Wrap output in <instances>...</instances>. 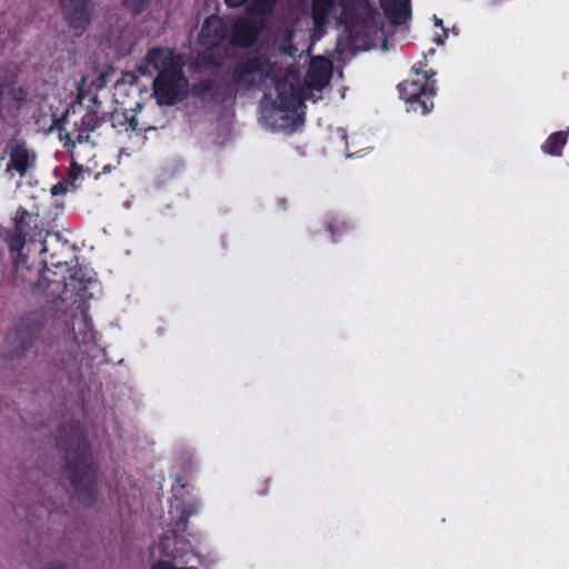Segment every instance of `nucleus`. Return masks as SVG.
Masks as SVG:
<instances>
[{
	"instance_id": "1",
	"label": "nucleus",
	"mask_w": 569,
	"mask_h": 569,
	"mask_svg": "<svg viewBox=\"0 0 569 569\" xmlns=\"http://www.w3.org/2000/svg\"><path fill=\"white\" fill-rule=\"evenodd\" d=\"M38 214L19 208L8 246L13 257L14 282L29 284L31 292L40 296L47 286L43 276L59 278L58 271H52L49 266L61 270V273L69 272L70 268L64 259L67 241L60 242L58 233L48 232L43 238V229L38 226Z\"/></svg>"
},
{
	"instance_id": "2",
	"label": "nucleus",
	"mask_w": 569,
	"mask_h": 569,
	"mask_svg": "<svg viewBox=\"0 0 569 569\" xmlns=\"http://www.w3.org/2000/svg\"><path fill=\"white\" fill-rule=\"evenodd\" d=\"M57 447L63 452V468L78 500L86 506L94 505L99 472L79 420L67 421L58 428Z\"/></svg>"
},
{
	"instance_id": "3",
	"label": "nucleus",
	"mask_w": 569,
	"mask_h": 569,
	"mask_svg": "<svg viewBox=\"0 0 569 569\" xmlns=\"http://www.w3.org/2000/svg\"><path fill=\"white\" fill-rule=\"evenodd\" d=\"M47 286L40 296L47 298L48 302L57 303L59 300H73V303L86 302L93 297L91 289L98 284V280L84 268L76 267L59 278L43 276Z\"/></svg>"
},
{
	"instance_id": "4",
	"label": "nucleus",
	"mask_w": 569,
	"mask_h": 569,
	"mask_svg": "<svg viewBox=\"0 0 569 569\" xmlns=\"http://www.w3.org/2000/svg\"><path fill=\"white\" fill-rule=\"evenodd\" d=\"M426 66V60L416 63L411 69L413 78L397 86L399 97L407 103L408 111H419L421 114L433 109V98L438 93L436 71L425 70Z\"/></svg>"
},
{
	"instance_id": "5",
	"label": "nucleus",
	"mask_w": 569,
	"mask_h": 569,
	"mask_svg": "<svg viewBox=\"0 0 569 569\" xmlns=\"http://www.w3.org/2000/svg\"><path fill=\"white\" fill-rule=\"evenodd\" d=\"M42 331L39 322L22 318L14 330L8 332L3 342V357L18 359L32 349Z\"/></svg>"
},
{
	"instance_id": "6",
	"label": "nucleus",
	"mask_w": 569,
	"mask_h": 569,
	"mask_svg": "<svg viewBox=\"0 0 569 569\" xmlns=\"http://www.w3.org/2000/svg\"><path fill=\"white\" fill-rule=\"evenodd\" d=\"M188 81L179 68L160 70L153 80V93L160 106H174L186 98Z\"/></svg>"
},
{
	"instance_id": "7",
	"label": "nucleus",
	"mask_w": 569,
	"mask_h": 569,
	"mask_svg": "<svg viewBox=\"0 0 569 569\" xmlns=\"http://www.w3.org/2000/svg\"><path fill=\"white\" fill-rule=\"evenodd\" d=\"M271 62L266 54L253 53L240 59L230 70V82L238 89L250 90L254 76H269Z\"/></svg>"
},
{
	"instance_id": "8",
	"label": "nucleus",
	"mask_w": 569,
	"mask_h": 569,
	"mask_svg": "<svg viewBox=\"0 0 569 569\" xmlns=\"http://www.w3.org/2000/svg\"><path fill=\"white\" fill-rule=\"evenodd\" d=\"M264 28V17L260 16H240L238 17L229 31L228 41L233 47L249 49L252 48Z\"/></svg>"
},
{
	"instance_id": "9",
	"label": "nucleus",
	"mask_w": 569,
	"mask_h": 569,
	"mask_svg": "<svg viewBox=\"0 0 569 569\" xmlns=\"http://www.w3.org/2000/svg\"><path fill=\"white\" fill-rule=\"evenodd\" d=\"M61 16L69 29L81 36L90 26L93 10L92 0H57Z\"/></svg>"
},
{
	"instance_id": "10",
	"label": "nucleus",
	"mask_w": 569,
	"mask_h": 569,
	"mask_svg": "<svg viewBox=\"0 0 569 569\" xmlns=\"http://www.w3.org/2000/svg\"><path fill=\"white\" fill-rule=\"evenodd\" d=\"M90 102L80 121L74 123V130L77 131L76 140L79 143L88 142L90 133L107 121L108 114H100L102 103L97 94L90 97Z\"/></svg>"
},
{
	"instance_id": "11",
	"label": "nucleus",
	"mask_w": 569,
	"mask_h": 569,
	"mask_svg": "<svg viewBox=\"0 0 569 569\" xmlns=\"http://www.w3.org/2000/svg\"><path fill=\"white\" fill-rule=\"evenodd\" d=\"M9 152V166L19 173L20 177L26 173L36 164L37 154L31 151L26 140H18L9 142L7 146Z\"/></svg>"
},
{
	"instance_id": "12",
	"label": "nucleus",
	"mask_w": 569,
	"mask_h": 569,
	"mask_svg": "<svg viewBox=\"0 0 569 569\" xmlns=\"http://www.w3.org/2000/svg\"><path fill=\"white\" fill-rule=\"evenodd\" d=\"M228 38L227 26L220 17L212 14L204 19L200 30V39L203 44L212 48L219 47Z\"/></svg>"
},
{
	"instance_id": "13",
	"label": "nucleus",
	"mask_w": 569,
	"mask_h": 569,
	"mask_svg": "<svg viewBox=\"0 0 569 569\" xmlns=\"http://www.w3.org/2000/svg\"><path fill=\"white\" fill-rule=\"evenodd\" d=\"M331 63L322 58H315L309 67L306 76V84L308 88L321 91L330 81Z\"/></svg>"
},
{
	"instance_id": "14",
	"label": "nucleus",
	"mask_w": 569,
	"mask_h": 569,
	"mask_svg": "<svg viewBox=\"0 0 569 569\" xmlns=\"http://www.w3.org/2000/svg\"><path fill=\"white\" fill-rule=\"evenodd\" d=\"M146 66H140L139 71L142 74L148 73V67L151 66L158 73L166 68H177L174 66V50L164 47H153L149 49L144 57Z\"/></svg>"
},
{
	"instance_id": "15",
	"label": "nucleus",
	"mask_w": 569,
	"mask_h": 569,
	"mask_svg": "<svg viewBox=\"0 0 569 569\" xmlns=\"http://www.w3.org/2000/svg\"><path fill=\"white\" fill-rule=\"evenodd\" d=\"M341 7H346V0H338ZM336 0H312L310 16L316 31H321L329 23L336 11Z\"/></svg>"
},
{
	"instance_id": "16",
	"label": "nucleus",
	"mask_w": 569,
	"mask_h": 569,
	"mask_svg": "<svg viewBox=\"0 0 569 569\" xmlns=\"http://www.w3.org/2000/svg\"><path fill=\"white\" fill-rule=\"evenodd\" d=\"M226 90H221L220 86L213 79H204L191 87V94L199 100L209 99L213 103H221L226 101Z\"/></svg>"
},
{
	"instance_id": "17",
	"label": "nucleus",
	"mask_w": 569,
	"mask_h": 569,
	"mask_svg": "<svg viewBox=\"0 0 569 569\" xmlns=\"http://www.w3.org/2000/svg\"><path fill=\"white\" fill-rule=\"evenodd\" d=\"M379 3L393 24H401L411 16L410 0H379Z\"/></svg>"
},
{
	"instance_id": "18",
	"label": "nucleus",
	"mask_w": 569,
	"mask_h": 569,
	"mask_svg": "<svg viewBox=\"0 0 569 569\" xmlns=\"http://www.w3.org/2000/svg\"><path fill=\"white\" fill-rule=\"evenodd\" d=\"M278 0H224L228 8L244 7L246 12L250 16L267 17L270 14Z\"/></svg>"
},
{
	"instance_id": "19",
	"label": "nucleus",
	"mask_w": 569,
	"mask_h": 569,
	"mask_svg": "<svg viewBox=\"0 0 569 569\" xmlns=\"http://www.w3.org/2000/svg\"><path fill=\"white\" fill-rule=\"evenodd\" d=\"M276 88L278 91L274 100L277 109L283 112L295 111L299 103L297 89L292 84H288L286 82H278Z\"/></svg>"
},
{
	"instance_id": "20",
	"label": "nucleus",
	"mask_w": 569,
	"mask_h": 569,
	"mask_svg": "<svg viewBox=\"0 0 569 569\" xmlns=\"http://www.w3.org/2000/svg\"><path fill=\"white\" fill-rule=\"evenodd\" d=\"M569 131H557L551 133L541 146L543 153L560 157L562 149L567 144Z\"/></svg>"
},
{
	"instance_id": "21",
	"label": "nucleus",
	"mask_w": 569,
	"mask_h": 569,
	"mask_svg": "<svg viewBox=\"0 0 569 569\" xmlns=\"http://www.w3.org/2000/svg\"><path fill=\"white\" fill-rule=\"evenodd\" d=\"M326 229L331 234V240L336 242L351 229V226L341 217L331 216L326 220Z\"/></svg>"
},
{
	"instance_id": "22",
	"label": "nucleus",
	"mask_w": 569,
	"mask_h": 569,
	"mask_svg": "<svg viewBox=\"0 0 569 569\" xmlns=\"http://www.w3.org/2000/svg\"><path fill=\"white\" fill-rule=\"evenodd\" d=\"M80 325L83 326V331H76V323L74 321L72 322V329H73V332H74V338L77 340L78 343H86V342H89L93 339V330H92V325H91V321L90 319H88L87 317H82L81 320H80Z\"/></svg>"
},
{
	"instance_id": "23",
	"label": "nucleus",
	"mask_w": 569,
	"mask_h": 569,
	"mask_svg": "<svg viewBox=\"0 0 569 569\" xmlns=\"http://www.w3.org/2000/svg\"><path fill=\"white\" fill-rule=\"evenodd\" d=\"M128 110H118L116 109L108 117V120L111 122V127L116 129L118 132L127 131V118Z\"/></svg>"
},
{
	"instance_id": "24",
	"label": "nucleus",
	"mask_w": 569,
	"mask_h": 569,
	"mask_svg": "<svg viewBox=\"0 0 569 569\" xmlns=\"http://www.w3.org/2000/svg\"><path fill=\"white\" fill-rule=\"evenodd\" d=\"M9 98L17 104V108H21L27 101L28 91L23 87L12 86L6 91Z\"/></svg>"
},
{
	"instance_id": "25",
	"label": "nucleus",
	"mask_w": 569,
	"mask_h": 569,
	"mask_svg": "<svg viewBox=\"0 0 569 569\" xmlns=\"http://www.w3.org/2000/svg\"><path fill=\"white\" fill-rule=\"evenodd\" d=\"M150 0H123L124 7L133 14H139L144 11Z\"/></svg>"
},
{
	"instance_id": "26",
	"label": "nucleus",
	"mask_w": 569,
	"mask_h": 569,
	"mask_svg": "<svg viewBox=\"0 0 569 569\" xmlns=\"http://www.w3.org/2000/svg\"><path fill=\"white\" fill-rule=\"evenodd\" d=\"M150 569H198L197 567H174L171 562L166 560H158L154 562Z\"/></svg>"
},
{
	"instance_id": "27",
	"label": "nucleus",
	"mask_w": 569,
	"mask_h": 569,
	"mask_svg": "<svg viewBox=\"0 0 569 569\" xmlns=\"http://www.w3.org/2000/svg\"><path fill=\"white\" fill-rule=\"evenodd\" d=\"M137 131L138 130V120L134 114L128 113L127 118V131Z\"/></svg>"
},
{
	"instance_id": "28",
	"label": "nucleus",
	"mask_w": 569,
	"mask_h": 569,
	"mask_svg": "<svg viewBox=\"0 0 569 569\" xmlns=\"http://www.w3.org/2000/svg\"><path fill=\"white\" fill-rule=\"evenodd\" d=\"M66 190H67L66 184H64V183H62V182H58V183H56V184L52 187L51 192H52V194H53V196H58V194H62V193H64V192H66Z\"/></svg>"
},
{
	"instance_id": "29",
	"label": "nucleus",
	"mask_w": 569,
	"mask_h": 569,
	"mask_svg": "<svg viewBox=\"0 0 569 569\" xmlns=\"http://www.w3.org/2000/svg\"><path fill=\"white\" fill-rule=\"evenodd\" d=\"M86 94L82 89H79L77 101L71 106L72 110L74 111L77 106L82 104V100L84 99Z\"/></svg>"
},
{
	"instance_id": "30",
	"label": "nucleus",
	"mask_w": 569,
	"mask_h": 569,
	"mask_svg": "<svg viewBox=\"0 0 569 569\" xmlns=\"http://www.w3.org/2000/svg\"><path fill=\"white\" fill-rule=\"evenodd\" d=\"M447 37H448L447 31H446V30H443V36H441V34H437V36L435 37L433 41H435L438 46H441V44H443V43H445V40H446V38H447Z\"/></svg>"
},
{
	"instance_id": "31",
	"label": "nucleus",
	"mask_w": 569,
	"mask_h": 569,
	"mask_svg": "<svg viewBox=\"0 0 569 569\" xmlns=\"http://www.w3.org/2000/svg\"><path fill=\"white\" fill-rule=\"evenodd\" d=\"M44 569H70L62 563H50L44 567Z\"/></svg>"
},
{
	"instance_id": "32",
	"label": "nucleus",
	"mask_w": 569,
	"mask_h": 569,
	"mask_svg": "<svg viewBox=\"0 0 569 569\" xmlns=\"http://www.w3.org/2000/svg\"><path fill=\"white\" fill-rule=\"evenodd\" d=\"M435 24H436V26H439V27H442V20H441L440 18H437V17L435 16Z\"/></svg>"
},
{
	"instance_id": "33",
	"label": "nucleus",
	"mask_w": 569,
	"mask_h": 569,
	"mask_svg": "<svg viewBox=\"0 0 569 569\" xmlns=\"http://www.w3.org/2000/svg\"><path fill=\"white\" fill-rule=\"evenodd\" d=\"M182 478L180 476L177 477L176 481L181 482Z\"/></svg>"
},
{
	"instance_id": "34",
	"label": "nucleus",
	"mask_w": 569,
	"mask_h": 569,
	"mask_svg": "<svg viewBox=\"0 0 569 569\" xmlns=\"http://www.w3.org/2000/svg\"><path fill=\"white\" fill-rule=\"evenodd\" d=\"M68 114H69V109L66 110V114H64L63 119H67Z\"/></svg>"
},
{
	"instance_id": "35",
	"label": "nucleus",
	"mask_w": 569,
	"mask_h": 569,
	"mask_svg": "<svg viewBox=\"0 0 569 569\" xmlns=\"http://www.w3.org/2000/svg\"><path fill=\"white\" fill-rule=\"evenodd\" d=\"M259 495H264L266 493V490H259L258 491Z\"/></svg>"
}]
</instances>
